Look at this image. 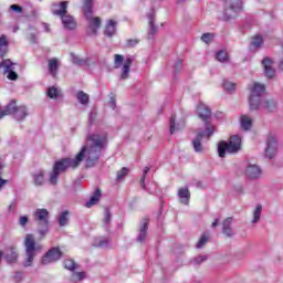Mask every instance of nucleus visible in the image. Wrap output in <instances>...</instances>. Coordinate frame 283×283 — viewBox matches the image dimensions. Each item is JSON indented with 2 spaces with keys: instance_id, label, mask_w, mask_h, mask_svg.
<instances>
[{
  "instance_id": "obj_11",
  "label": "nucleus",
  "mask_w": 283,
  "mask_h": 283,
  "mask_svg": "<svg viewBox=\"0 0 283 283\" xmlns=\"http://www.w3.org/2000/svg\"><path fill=\"white\" fill-rule=\"evenodd\" d=\"M13 65L14 63L10 59L2 60V62H0V70L3 69V74H8L7 78L9 81H17V78H19V74L12 71Z\"/></svg>"
},
{
  "instance_id": "obj_50",
  "label": "nucleus",
  "mask_w": 283,
  "mask_h": 283,
  "mask_svg": "<svg viewBox=\"0 0 283 283\" xmlns=\"http://www.w3.org/2000/svg\"><path fill=\"white\" fill-rule=\"evenodd\" d=\"M207 260V255H200L195 259V264H202Z\"/></svg>"
},
{
  "instance_id": "obj_26",
  "label": "nucleus",
  "mask_w": 283,
  "mask_h": 283,
  "mask_svg": "<svg viewBox=\"0 0 283 283\" xmlns=\"http://www.w3.org/2000/svg\"><path fill=\"white\" fill-rule=\"evenodd\" d=\"M148 227H149V219H143V226L140 228V233L137 238V242H145V238H147Z\"/></svg>"
},
{
  "instance_id": "obj_30",
  "label": "nucleus",
  "mask_w": 283,
  "mask_h": 283,
  "mask_svg": "<svg viewBox=\"0 0 283 283\" xmlns=\"http://www.w3.org/2000/svg\"><path fill=\"white\" fill-rule=\"evenodd\" d=\"M69 220H70V212L67 210L61 212L57 217V223L60 224V227H66Z\"/></svg>"
},
{
  "instance_id": "obj_59",
  "label": "nucleus",
  "mask_w": 283,
  "mask_h": 283,
  "mask_svg": "<svg viewBox=\"0 0 283 283\" xmlns=\"http://www.w3.org/2000/svg\"><path fill=\"white\" fill-rule=\"evenodd\" d=\"M212 227H213V228L218 227V219H216V220L212 222Z\"/></svg>"
},
{
  "instance_id": "obj_47",
  "label": "nucleus",
  "mask_w": 283,
  "mask_h": 283,
  "mask_svg": "<svg viewBox=\"0 0 283 283\" xmlns=\"http://www.w3.org/2000/svg\"><path fill=\"white\" fill-rule=\"evenodd\" d=\"M10 10H12L13 12H18V14H21V12H23V8L19 4H11Z\"/></svg>"
},
{
  "instance_id": "obj_55",
  "label": "nucleus",
  "mask_w": 283,
  "mask_h": 283,
  "mask_svg": "<svg viewBox=\"0 0 283 283\" xmlns=\"http://www.w3.org/2000/svg\"><path fill=\"white\" fill-rule=\"evenodd\" d=\"M146 178H147V177H143V176H142V178H140V180H139V182H140L143 189H147V186L145 185V179H146Z\"/></svg>"
},
{
  "instance_id": "obj_31",
  "label": "nucleus",
  "mask_w": 283,
  "mask_h": 283,
  "mask_svg": "<svg viewBox=\"0 0 283 283\" xmlns=\"http://www.w3.org/2000/svg\"><path fill=\"white\" fill-rule=\"evenodd\" d=\"M263 109H266V112H275V107H277V103L273 99H268L262 105Z\"/></svg>"
},
{
  "instance_id": "obj_35",
  "label": "nucleus",
  "mask_w": 283,
  "mask_h": 283,
  "mask_svg": "<svg viewBox=\"0 0 283 283\" xmlns=\"http://www.w3.org/2000/svg\"><path fill=\"white\" fill-rule=\"evenodd\" d=\"M217 61H219L220 63L229 61V53H227V51H219L217 53Z\"/></svg>"
},
{
  "instance_id": "obj_48",
  "label": "nucleus",
  "mask_w": 283,
  "mask_h": 283,
  "mask_svg": "<svg viewBox=\"0 0 283 283\" xmlns=\"http://www.w3.org/2000/svg\"><path fill=\"white\" fill-rule=\"evenodd\" d=\"M213 132H214L213 126H211L210 124H208V123L206 122V134H207V136H208V137H209V136H212Z\"/></svg>"
},
{
  "instance_id": "obj_33",
  "label": "nucleus",
  "mask_w": 283,
  "mask_h": 283,
  "mask_svg": "<svg viewBox=\"0 0 283 283\" xmlns=\"http://www.w3.org/2000/svg\"><path fill=\"white\" fill-rule=\"evenodd\" d=\"M64 268L67 269V271H76V269H78V264H76L72 259H66L64 260Z\"/></svg>"
},
{
  "instance_id": "obj_8",
  "label": "nucleus",
  "mask_w": 283,
  "mask_h": 283,
  "mask_svg": "<svg viewBox=\"0 0 283 283\" xmlns=\"http://www.w3.org/2000/svg\"><path fill=\"white\" fill-rule=\"evenodd\" d=\"M10 114H14L17 120H23L28 116V107L18 106L17 99H12L3 111H0V120L4 118V116H10Z\"/></svg>"
},
{
  "instance_id": "obj_36",
  "label": "nucleus",
  "mask_w": 283,
  "mask_h": 283,
  "mask_svg": "<svg viewBox=\"0 0 283 283\" xmlns=\"http://www.w3.org/2000/svg\"><path fill=\"white\" fill-rule=\"evenodd\" d=\"M125 61V57L120 54H115L114 55V67L115 70H118L120 65H123V62Z\"/></svg>"
},
{
  "instance_id": "obj_18",
  "label": "nucleus",
  "mask_w": 283,
  "mask_h": 283,
  "mask_svg": "<svg viewBox=\"0 0 283 283\" xmlns=\"http://www.w3.org/2000/svg\"><path fill=\"white\" fill-rule=\"evenodd\" d=\"M233 222L232 217H228L223 222H222V233L227 235L228 238L233 237V230L231 229V224Z\"/></svg>"
},
{
  "instance_id": "obj_38",
  "label": "nucleus",
  "mask_w": 283,
  "mask_h": 283,
  "mask_svg": "<svg viewBox=\"0 0 283 283\" xmlns=\"http://www.w3.org/2000/svg\"><path fill=\"white\" fill-rule=\"evenodd\" d=\"M46 95L49 98H59V88L52 86L48 88Z\"/></svg>"
},
{
  "instance_id": "obj_44",
  "label": "nucleus",
  "mask_w": 283,
  "mask_h": 283,
  "mask_svg": "<svg viewBox=\"0 0 283 283\" xmlns=\"http://www.w3.org/2000/svg\"><path fill=\"white\" fill-rule=\"evenodd\" d=\"M207 235H201L200 240L197 243V249H202L207 244Z\"/></svg>"
},
{
  "instance_id": "obj_27",
  "label": "nucleus",
  "mask_w": 283,
  "mask_h": 283,
  "mask_svg": "<svg viewBox=\"0 0 283 283\" xmlns=\"http://www.w3.org/2000/svg\"><path fill=\"white\" fill-rule=\"evenodd\" d=\"M148 19H149V25H150V30L148 32V39H154V34H156V32H158V28H156L155 14L150 13L148 15Z\"/></svg>"
},
{
  "instance_id": "obj_51",
  "label": "nucleus",
  "mask_w": 283,
  "mask_h": 283,
  "mask_svg": "<svg viewBox=\"0 0 283 283\" xmlns=\"http://www.w3.org/2000/svg\"><path fill=\"white\" fill-rule=\"evenodd\" d=\"M54 6H57L56 10H61V2H53L51 4V12L54 14Z\"/></svg>"
},
{
  "instance_id": "obj_1",
  "label": "nucleus",
  "mask_w": 283,
  "mask_h": 283,
  "mask_svg": "<svg viewBox=\"0 0 283 283\" xmlns=\"http://www.w3.org/2000/svg\"><path fill=\"white\" fill-rule=\"evenodd\" d=\"M86 142L87 144L82 147L75 158H62L54 163L50 176L51 185H56L61 174H65L67 169H76L83 160H86V167H94L98 163L101 151L107 145V135L92 134L86 137Z\"/></svg>"
},
{
  "instance_id": "obj_39",
  "label": "nucleus",
  "mask_w": 283,
  "mask_h": 283,
  "mask_svg": "<svg viewBox=\"0 0 283 283\" xmlns=\"http://www.w3.org/2000/svg\"><path fill=\"white\" fill-rule=\"evenodd\" d=\"M213 39H216V34L213 33H203L201 35V41H203V43H211L213 41Z\"/></svg>"
},
{
  "instance_id": "obj_3",
  "label": "nucleus",
  "mask_w": 283,
  "mask_h": 283,
  "mask_svg": "<svg viewBox=\"0 0 283 283\" xmlns=\"http://www.w3.org/2000/svg\"><path fill=\"white\" fill-rule=\"evenodd\" d=\"M67 6H70L69 1H61L60 10H57L59 6H53V17H60L66 30H76V20L67 14Z\"/></svg>"
},
{
  "instance_id": "obj_43",
  "label": "nucleus",
  "mask_w": 283,
  "mask_h": 283,
  "mask_svg": "<svg viewBox=\"0 0 283 283\" xmlns=\"http://www.w3.org/2000/svg\"><path fill=\"white\" fill-rule=\"evenodd\" d=\"M223 87L227 90V92H233V90H235V83L224 81Z\"/></svg>"
},
{
  "instance_id": "obj_19",
  "label": "nucleus",
  "mask_w": 283,
  "mask_h": 283,
  "mask_svg": "<svg viewBox=\"0 0 283 283\" xmlns=\"http://www.w3.org/2000/svg\"><path fill=\"white\" fill-rule=\"evenodd\" d=\"M132 63H134L132 57H127L125 60L124 64H123L120 78H123L124 81L129 78V72H130Z\"/></svg>"
},
{
  "instance_id": "obj_4",
  "label": "nucleus",
  "mask_w": 283,
  "mask_h": 283,
  "mask_svg": "<svg viewBox=\"0 0 283 283\" xmlns=\"http://www.w3.org/2000/svg\"><path fill=\"white\" fill-rule=\"evenodd\" d=\"M33 220L36 222L40 238H45L48 231H50V211L45 208L36 209L33 213Z\"/></svg>"
},
{
  "instance_id": "obj_24",
  "label": "nucleus",
  "mask_w": 283,
  "mask_h": 283,
  "mask_svg": "<svg viewBox=\"0 0 283 283\" xmlns=\"http://www.w3.org/2000/svg\"><path fill=\"white\" fill-rule=\"evenodd\" d=\"M8 36L6 34L0 35V57L3 59L8 54Z\"/></svg>"
},
{
  "instance_id": "obj_10",
  "label": "nucleus",
  "mask_w": 283,
  "mask_h": 283,
  "mask_svg": "<svg viewBox=\"0 0 283 283\" xmlns=\"http://www.w3.org/2000/svg\"><path fill=\"white\" fill-rule=\"evenodd\" d=\"M63 258V251L60 248H51L43 256L42 264H52L59 262Z\"/></svg>"
},
{
  "instance_id": "obj_21",
  "label": "nucleus",
  "mask_w": 283,
  "mask_h": 283,
  "mask_svg": "<svg viewBox=\"0 0 283 283\" xmlns=\"http://www.w3.org/2000/svg\"><path fill=\"white\" fill-rule=\"evenodd\" d=\"M101 196H102L101 190L98 188H96V190L91 196L90 200L85 203V207H87V209H90L91 207H94V205H98V202L101 200Z\"/></svg>"
},
{
  "instance_id": "obj_62",
  "label": "nucleus",
  "mask_w": 283,
  "mask_h": 283,
  "mask_svg": "<svg viewBox=\"0 0 283 283\" xmlns=\"http://www.w3.org/2000/svg\"><path fill=\"white\" fill-rule=\"evenodd\" d=\"M1 258H3V250H0V261H1Z\"/></svg>"
},
{
  "instance_id": "obj_58",
  "label": "nucleus",
  "mask_w": 283,
  "mask_h": 283,
  "mask_svg": "<svg viewBox=\"0 0 283 283\" xmlns=\"http://www.w3.org/2000/svg\"><path fill=\"white\" fill-rule=\"evenodd\" d=\"M15 207H17L15 203H11V205L9 206V211H13V209H15Z\"/></svg>"
},
{
  "instance_id": "obj_16",
  "label": "nucleus",
  "mask_w": 283,
  "mask_h": 283,
  "mask_svg": "<svg viewBox=\"0 0 283 283\" xmlns=\"http://www.w3.org/2000/svg\"><path fill=\"white\" fill-rule=\"evenodd\" d=\"M116 25H118V22H116L115 20H107L104 28V36L112 39V36L116 34Z\"/></svg>"
},
{
  "instance_id": "obj_57",
  "label": "nucleus",
  "mask_w": 283,
  "mask_h": 283,
  "mask_svg": "<svg viewBox=\"0 0 283 283\" xmlns=\"http://www.w3.org/2000/svg\"><path fill=\"white\" fill-rule=\"evenodd\" d=\"M4 185H8V180L0 178V189H2Z\"/></svg>"
},
{
  "instance_id": "obj_9",
  "label": "nucleus",
  "mask_w": 283,
  "mask_h": 283,
  "mask_svg": "<svg viewBox=\"0 0 283 283\" xmlns=\"http://www.w3.org/2000/svg\"><path fill=\"white\" fill-rule=\"evenodd\" d=\"M242 11V0H226L222 21H231L238 17V12Z\"/></svg>"
},
{
  "instance_id": "obj_53",
  "label": "nucleus",
  "mask_w": 283,
  "mask_h": 283,
  "mask_svg": "<svg viewBox=\"0 0 283 283\" xmlns=\"http://www.w3.org/2000/svg\"><path fill=\"white\" fill-rule=\"evenodd\" d=\"M107 242H109V240L102 239L98 241L97 247H107Z\"/></svg>"
},
{
  "instance_id": "obj_23",
  "label": "nucleus",
  "mask_w": 283,
  "mask_h": 283,
  "mask_svg": "<svg viewBox=\"0 0 283 283\" xmlns=\"http://www.w3.org/2000/svg\"><path fill=\"white\" fill-rule=\"evenodd\" d=\"M240 123H241V128L244 132H249V129L253 127V119H251L249 115H241Z\"/></svg>"
},
{
  "instance_id": "obj_60",
  "label": "nucleus",
  "mask_w": 283,
  "mask_h": 283,
  "mask_svg": "<svg viewBox=\"0 0 283 283\" xmlns=\"http://www.w3.org/2000/svg\"><path fill=\"white\" fill-rule=\"evenodd\" d=\"M45 32H50V27L45 24Z\"/></svg>"
},
{
  "instance_id": "obj_56",
  "label": "nucleus",
  "mask_w": 283,
  "mask_h": 283,
  "mask_svg": "<svg viewBox=\"0 0 283 283\" xmlns=\"http://www.w3.org/2000/svg\"><path fill=\"white\" fill-rule=\"evenodd\" d=\"M149 169H150L149 167L144 168V172L142 175L144 178H147V174H149Z\"/></svg>"
},
{
  "instance_id": "obj_54",
  "label": "nucleus",
  "mask_w": 283,
  "mask_h": 283,
  "mask_svg": "<svg viewBox=\"0 0 283 283\" xmlns=\"http://www.w3.org/2000/svg\"><path fill=\"white\" fill-rule=\"evenodd\" d=\"M109 103H111L112 109H116V98L111 97Z\"/></svg>"
},
{
  "instance_id": "obj_40",
  "label": "nucleus",
  "mask_w": 283,
  "mask_h": 283,
  "mask_svg": "<svg viewBox=\"0 0 283 283\" xmlns=\"http://www.w3.org/2000/svg\"><path fill=\"white\" fill-rule=\"evenodd\" d=\"M72 280L73 282H81V280H85V272H73Z\"/></svg>"
},
{
  "instance_id": "obj_32",
  "label": "nucleus",
  "mask_w": 283,
  "mask_h": 283,
  "mask_svg": "<svg viewBox=\"0 0 283 283\" xmlns=\"http://www.w3.org/2000/svg\"><path fill=\"white\" fill-rule=\"evenodd\" d=\"M77 101L82 104V105H87L90 103V95H87L85 92L80 91L77 93Z\"/></svg>"
},
{
  "instance_id": "obj_22",
  "label": "nucleus",
  "mask_w": 283,
  "mask_h": 283,
  "mask_svg": "<svg viewBox=\"0 0 283 283\" xmlns=\"http://www.w3.org/2000/svg\"><path fill=\"white\" fill-rule=\"evenodd\" d=\"M178 196L182 205H189V200L191 198V192H189V188H180L178 190Z\"/></svg>"
},
{
  "instance_id": "obj_14",
  "label": "nucleus",
  "mask_w": 283,
  "mask_h": 283,
  "mask_svg": "<svg viewBox=\"0 0 283 283\" xmlns=\"http://www.w3.org/2000/svg\"><path fill=\"white\" fill-rule=\"evenodd\" d=\"M197 114L198 117L201 118V120H203V123H207L209 118H211V109L207 107V105L205 104H199L197 106Z\"/></svg>"
},
{
  "instance_id": "obj_34",
  "label": "nucleus",
  "mask_w": 283,
  "mask_h": 283,
  "mask_svg": "<svg viewBox=\"0 0 283 283\" xmlns=\"http://www.w3.org/2000/svg\"><path fill=\"white\" fill-rule=\"evenodd\" d=\"M263 43L264 39H262V35H255L252 38L251 45H253V48H262Z\"/></svg>"
},
{
  "instance_id": "obj_2",
  "label": "nucleus",
  "mask_w": 283,
  "mask_h": 283,
  "mask_svg": "<svg viewBox=\"0 0 283 283\" xmlns=\"http://www.w3.org/2000/svg\"><path fill=\"white\" fill-rule=\"evenodd\" d=\"M82 12L87 22V34L96 36L98 34V30H101V25H103V20L101 17H93L94 14V4L93 0H84V4L82 7Z\"/></svg>"
},
{
  "instance_id": "obj_29",
  "label": "nucleus",
  "mask_w": 283,
  "mask_h": 283,
  "mask_svg": "<svg viewBox=\"0 0 283 283\" xmlns=\"http://www.w3.org/2000/svg\"><path fill=\"white\" fill-rule=\"evenodd\" d=\"M33 181L36 187H41L45 182V172L40 170L33 175Z\"/></svg>"
},
{
  "instance_id": "obj_41",
  "label": "nucleus",
  "mask_w": 283,
  "mask_h": 283,
  "mask_svg": "<svg viewBox=\"0 0 283 283\" xmlns=\"http://www.w3.org/2000/svg\"><path fill=\"white\" fill-rule=\"evenodd\" d=\"M127 174H129V168L123 167L119 171H117L116 180H123Z\"/></svg>"
},
{
  "instance_id": "obj_49",
  "label": "nucleus",
  "mask_w": 283,
  "mask_h": 283,
  "mask_svg": "<svg viewBox=\"0 0 283 283\" xmlns=\"http://www.w3.org/2000/svg\"><path fill=\"white\" fill-rule=\"evenodd\" d=\"M29 222V219H28V216H21L20 219H19V226L20 227H25V224H28Z\"/></svg>"
},
{
  "instance_id": "obj_20",
  "label": "nucleus",
  "mask_w": 283,
  "mask_h": 283,
  "mask_svg": "<svg viewBox=\"0 0 283 283\" xmlns=\"http://www.w3.org/2000/svg\"><path fill=\"white\" fill-rule=\"evenodd\" d=\"M180 129H185V119L176 124V116L172 115L170 117V134H176V132H180Z\"/></svg>"
},
{
  "instance_id": "obj_7",
  "label": "nucleus",
  "mask_w": 283,
  "mask_h": 283,
  "mask_svg": "<svg viewBox=\"0 0 283 283\" xmlns=\"http://www.w3.org/2000/svg\"><path fill=\"white\" fill-rule=\"evenodd\" d=\"M24 248L27 255L24 266H32V262H34V258H36V252L41 251V245H36L33 234H27L24 238Z\"/></svg>"
},
{
  "instance_id": "obj_13",
  "label": "nucleus",
  "mask_w": 283,
  "mask_h": 283,
  "mask_svg": "<svg viewBox=\"0 0 283 283\" xmlns=\"http://www.w3.org/2000/svg\"><path fill=\"white\" fill-rule=\"evenodd\" d=\"M4 259L10 264H14L17 260H19V252H17V248L14 245L6 248Z\"/></svg>"
},
{
  "instance_id": "obj_28",
  "label": "nucleus",
  "mask_w": 283,
  "mask_h": 283,
  "mask_svg": "<svg viewBox=\"0 0 283 283\" xmlns=\"http://www.w3.org/2000/svg\"><path fill=\"white\" fill-rule=\"evenodd\" d=\"M202 138H205V133H199L195 140H192V146L195 151H202Z\"/></svg>"
},
{
  "instance_id": "obj_5",
  "label": "nucleus",
  "mask_w": 283,
  "mask_h": 283,
  "mask_svg": "<svg viewBox=\"0 0 283 283\" xmlns=\"http://www.w3.org/2000/svg\"><path fill=\"white\" fill-rule=\"evenodd\" d=\"M242 147V139L240 136L234 135L229 138V143L220 142L218 145V154L220 158H224L228 154H238Z\"/></svg>"
},
{
  "instance_id": "obj_12",
  "label": "nucleus",
  "mask_w": 283,
  "mask_h": 283,
  "mask_svg": "<svg viewBox=\"0 0 283 283\" xmlns=\"http://www.w3.org/2000/svg\"><path fill=\"white\" fill-rule=\"evenodd\" d=\"M275 154H277V139L269 135L264 156L272 160V158H275Z\"/></svg>"
},
{
  "instance_id": "obj_6",
  "label": "nucleus",
  "mask_w": 283,
  "mask_h": 283,
  "mask_svg": "<svg viewBox=\"0 0 283 283\" xmlns=\"http://www.w3.org/2000/svg\"><path fill=\"white\" fill-rule=\"evenodd\" d=\"M266 92V86L260 84L259 82H254L252 86H250V96H249V105L251 112H255V109H260V105L262 103V96Z\"/></svg>"
},
{
  "instance_id": "obj_42",
  "label": "nucleus",
  "mask_w": 283,
  "mask_h": 283,
  "mask_svg": "<svg viewBox=\"0 0 283 283\" xmlns=\"http://www.w3.org/2000/svg\"><path fill=\"white\" fill-rule=\"evenodd\" d=\"M277 59H279V70H281L283 72V44H282L281 50L277 54Z\"/></svg>"
},
{
  "instance_id": "obj_61",
  "label": "nucleus",
  "mask_w": 283,
  "mask_h": 283,
  "mask_svg": "<svg viewBox=\"0 0 283 283\" xmlns=\"http://www.w3.org/2000/svg\"><path fill=\"white\" fill-rule=\"evenodd\" d=\"M2 169H3V165L0 164V176H2V174H3V172L1 171Z\"/></svg>"
},
{
  "instance_id": "obj_37",
  "label": "nucleus",
  "mask_w": 283,
  "mask_h": 283,
  "mask_svg": "<svg viewBox=\"0 0 283 283\" xmlns=\"http://www.w3.org/2000/svg\"><path fill=\"white\" fill-rule=\"evenodd\" d=\"M260 216H262V206L259 205V206H256V208L254 209L252 222H253V223L260 222Z\"/></svg>"
},
{
  "instance_id": "obj_17",
  "label": "nucleus",
  "mask_w": 283,
  "mask_h": 283,
  "mask_svg": "<svg viewBox=\"0 0 283 283\" xmlns=\"http://www.w3.org/2000/svg\"><path fill=\"white\" fill-rule=\"evenodd\" d=\"M245 176L252 179L260 178L262 176V169L258 165H250L245 169Z\"/></svg>"
},
{
  "instance_id": "obj_52",
  "label": "nucleus",
  "mask_w": 283,
  "mask_h": 283,
  "mask_svg": "<svg viewBox=\"0 0 283 283\" xmlns=\"http://www.w3.org/2000/svg\"><path fill=\"white\" fill-rule=\"evenodd\" d=\"M28 39L31 43H36V35L34 33H30Z\"/></svg>"
},
{
  "instance_id": "obj_45",
  "label": "nucleus",
  "mask_w": 283,
  "mask_h": 283,
  "mask_svg": "<svg viewBox=\"0 0 283 283\" xmlns=\"http://www.w3.org/2000/svg\"><path fill=\"white\" fill-rule=\"evenodd\" d=\"M138 43H140V41L137 39H129L126 41L127 48H136V45H138Z\"/></svg>"
},
{
  "instance_id": "obj_46",
  "label": "nucleus",
  "mask_w": 283,
  "mask_h": 283,
  "mask_svg": "<svg viewBox=\"0 0 283 283\" xmlns=\"http://www.w3.org/2000/svg\"><path fill=\"white\" fill-rule=\"evenodd\" d=\"M109 220H112V212L106 208L104 213V223L109 224Z\"/></svg>"
},
{
  "instance_id": "obj_25",
  "label": "nucleus",
  "mask_w": 283,
  "mask_h": 283,
  "mask_svg": "<svg viewBox=\"0 0 283 283\" xmlns=\"http://www.w3.org/2000/svg\"><path fill=\"white\" fill-rule=\"evenodd\" d=\"M49 72L53 78H56L59 72V60L56 57L49 60Z\"/></svg>"
},
{
  "instance_id": "obj_15",
  "label": "nucleus",
  "mask_w": 283,
  "mask_h": 283,
  "mask_svg": "<svg viewBox=\"0 0 283 283\" xmlns=\"http://www.w3.org/2000/svg\"><path fill=\"white\" fill-rule=\"evenodd\" d=\"M264 67V74L268 78H273L275 76V70H273V60L270 57H264L262 61Z\"/></svg>"
}]
</instances>
